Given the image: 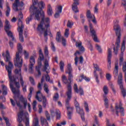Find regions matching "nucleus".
Instances as JSON below:
<instances>
[{
    "mask_svg": "<svg viewBox=\"0 0 126 126\" xmlns=\"http://www.w3.org/2000/svg\"><path fill=\"white\" fill-rule=\"evenodd\" d=\"M94 75L95 78L96 82H97L98 84H99L100 83V80H99V79L98 78V74H97V73H96V71H94Z\"/></svg>",
    "mask_w": 126,
    "mask_h": 126,
    "instance_id": "obj_41",
    "label": "nucleus"
},
{
    "mask_svg": "<svg viewBox=\"0 0 126 126\" xmlns=\"http://www.w3.org/2000/svg\"><path fill=\"white\" fill-rule=\"evenodd\" d=\"M72 26H73V22H72V21H68L67 23V27L68 28H72Z\"/></svg>",
    "mask_w": 126,
    "mask_h": 126,
    "instance_id": "obj_46",
    "label": "nucleus"
},
{
    "mask_svg": "<svg viewBox=\"0 0 126 126\" xmlns=\"http://www.w3.org/2000/svg\"><path fill=\"white\" fill-rule=\"evenodd\" d=\"M22 45L21 43L18 44V52L16 53V61L14 62L15 66L16 68L15 70L14 73L16 78L20 80V83L23 85V77L22 76L21 67L23 63V59L20 57V55L22 54Z\"/></svg>",
    "mask_w": 126,
    "mask_h": 126,
    "instance_id": "obj_3",
    "label": "nucleus"
},
{
    "mask_svg": "<svg viewBox=\"0 0 126 126\" xmlns=\"http://www.w3.org/2000/svg\"><path fill=\"white\" fill-rule=\"evenodd\" d=\"M62 40V44L64 47L66 46V39L63 37V36H62V34L61 33V32H58L56 34V41L58 42V43H61Z\"/></svg>",
    "mask_w": 126,
    "mask_h": 126,
    "instance_id": "obj_12",
    "label": "nucleus"
},
{
    "mask_svg": "<svg viewBox=\"0 0 126 126\" xmlns=\"http://www.w3.org/2000/svg\"><path fill=\"white\" fill-rule=\"evenodd\" d=\"M115 109L116 110V115L119 116V113H121V116H125V109L122 107V102H120L119 106H118V103L115 104Z\"/></svg>",
    "mask_w": 126,
    "mask_h": 126,
    "instance_id": "obj_13",
    "label": "nucleus"
},
{
    "mask_svg": "<svg viewBox=\"0 0 126 126\" xmlns=\"http://www.w3.org/2000/svg\"><path fill=\"white\" fill-rule=\"evenodd\" d=\"M84 61V59H83V57L82 56L80 57L79 63H81V64H82V63H83Z\"/></svg>",
    "mask_w": 126,
    "mask_h": 126,
    "instance_id": "obj_63",
    "label": "nucleus"
},
{
    "mask_svg": "<svg viewBox=\"0 0 126 126\" xmlns=\"http://www.w3.org/2000/svg\"><path fill=\"white\" fill-rule=\"evenodd\" d=\"M54 12H53V8H52V6H51V4H48L47 6V14L49 15V16H52L53 15V13Z\"/></svg>",
    "mask_w": 126,
    "mask_h": 126,
    "instance_id": "obj_26",
    "label": "nucleus"
},
{
    "mask_svg": "<svg viewBox=\"0 0 126 126\" xmlns=\"http://www.w3.org/2000/svg\"><path fill=\"white\" fill-rule=\"evenodd\" d=\"M32 125L33 126H40L39 125V119L37 118H34Z\"/></svg>",
    "mask_w": 126,
    "mask_h": 126,
    "instance_id": "obj_35",
    "label": "nucleus"
},
{
    "mask_svg": "<svg viewBox=\"0 0 126 126\" xmlns=\"http://www.w3.org/2000/svg\"><path fill=\"white\" fill-rule=\"evenodd\" d=\"M30 81L32 85H35V80L32 77H30Z\"/></svg>",
    "mask_w": 126,
    "mask_h": 126,
    "instance_id": "obj_56",
    "label": "nucleus"
},
{
    "mask_svg": "<svg viewBox=\"0 0 126 126\" xmlns=\"http://www.w3.org/2000/svg\"><path fill=\"white\" fill-rule=\"evenodd\" d=\"M60 70L62 72L64 71V63L63 62L61 61L60 63Z\"/></svg>",
    "mask_w": 126,
    "mask_h": 126,
    "instance_id": "obj_39",
    "label": "nucleus"
},
{
    "mask_svg": "<svg viewBox=\"0 0 126 126\" xmlns=\"http://www.w3.org/2000/svg\"><path fill=\"white\" fill-rule=\"evenodd\" d=\"M60 96L59 95V93H57L55 94L54 96H53V100L56 102L58 100H59Z\"/></svg>",
    "mask_w": 126,
    "mask_h": 126,
    "instance_id": "obj_47",
    "label": "nucleus"
},
{
    "mask_svg": "<svg viewBox=\"0 0 126 126\" xmlns=\"http://www.w3.org/2000/svg\"><path fill=\"white\" fill-rule=\"evenodd\" d=\"M37 88L39 91L36 92L35 98L37 101H39V102H42V98L43 107L46 108V107H47V98H46V96H43V94L41 93V91H42V84H41V83H38Z\"/></svg>",
    "mask_w": 126,
    "mask_h": 126,
    "instance_id": "obj_7",
    "label": "nucleus"
},
{
    "mask_svg": "<svg viewBox=\"0 0 126 126\" xmlns=\"http://www.w3.org/2000/svg\"><path fill=\"white\" fill-rule=\"evenodd\" d=\"M20 101L19 102L17 103V106L18 107H19V108H22V105L20 104V103H22L24 105V107L25 109H26V107L27 106V99L26 98H24L23 96H21L20 98H19Z\"/></svg>",
    "mask_w": 126,
    "mask_h": 126,
    "instance_id": "obj_16",
    "label": "nucleus"
},
{
    "mask_svg": "<svg viewBox=\"0 0 126 126\" xmlns=\"http://www.w3.org/2000/svg\"><path fill=\"white\" fill-rule=\"evenodd\" d=\"M34 64H35V58H34V57L32 56L30 59V65L29 66V71L30 73H33Z\"/></svg>",
    "mask_w": 126,
    "mask_h": 126,
    "instance_id": "obj_17",
    "label": "nucleus"
},
{
    "mask_svg": "<svg viewBox=\"0 0 126 126\" xmlns=\"http://www.w3.org/2000/svg\"><path fill=\"white\" fill-rule=\"evenodd\" d=\"M6 107L2 104V103H0V110H5Z\"/></svg>",
    "mask_w": 126,
    "mask_h": 126,
    "instance_id": "obj_60",
    "label": "nucleus"
},
{
    "mask_svg": "<svg viewBox=\"0 0 126 126\" xmlns=\"http://www.w3.org/2000/svg\"><path fill=\"white\" fill-rule=\"evenodd\" d=\"M107 59L108 63H109V64L107 65V67L108 69H111V63H112V49L111 48H108Z\"/></svg>",
    "mask_w": 126,
    "mask_h": 126,
    "instance_id": "obj_19",
    "label": "nucleus"
},
{
    "mask_svg": "<svg viewBox=\"0 0 126 126\" xmlns=\"http://www.w3.org/2000/svg\"><path fill=\"white\" fill-rule=\"evenodd\" d=\"M20 84H21V86H22V87H23V92H24V93L27 92V86L25 85L24 86V81H23V85H22V83H20Z\"/></svg>",
    "mask_w": 126,
    "mask_h": 126,
    "instance_id": "obj_48",
    "label": "nucleus"
},
{
    "mask_svg": "<svg viewBox=\"0 0 126 126\" xmlns=\"http://www.w3.org/2000/svg\"><path fill=\"white\" fill-rule=\"evenodd\" d=\"M45 80L50 83H54V81H53V80H51V78L49 74L45 75Z\"/></svg>",
    "mask_w": 126,
    "mask_h": 126,
    "instance_id": "obj_40",
    "label": "nucleus"
},
{
    "mask_svg": "<svg viewBox=\"0 0 126 126\" xmlns=\"http://www.w3.org/2000/svg\"><path fill=\"white\" fill-rule=\"evenodd\" d=\"M106 78L108 81H110L112 78V75L110 73H107L106 75Z\"/></svg>",
    "mask_w": 126,
    "mask_h": 126,
    "instance_id": "obj_57",
    "label": "nucleus"
},
{
    "mask_svg": "<svg viewBox=\"0 0 126 126\" xmlns=\"http://www.w3.org/2000/svg\"><path fill=\"white\" fill-rule=\"evenodd\" d=\"M74 105L76 108V112L80 115L81 119L82 121H85V118L84 117V111H83V109L80 108V106H79V103L76 101V99L75 100Z\"/></svg>",
    "mask_w": 126,
    "mask_h": 126,
    "instance_id": "obj_8",
    "label": "nucleus"
},
{
    "mask_svg": "<svg viewBox=\"0 0 126 126\" xmlns=\"http://www.w3.org/2000/svg\"><path fill=\"white\" fill-rule=\"evenodd\" d=\"M104 94L103 95V97L105 98L104 99V106H105V108L108 109L109 108V100L107 98L106 96L108 95V93H109V89H108V86H104L103 89Z\"/></svg>",
    "mask_w": 126,
    "mask_h": 126,
    "instance_id": "obj_11",
    "label": "nucleus"
},
{
    "mask_svg": "<svg viewBox=\"0 0 126 126\" xmlns=\"http://www.w3.org/2000/svg\"><path fill=\"white\" fill-rule=\"evenodd\" d=\"M6 10L5 12V14H6V16H7V17H8V16H9V14H10V7H9V6L7 4L6 5Z\"/></svg>",
    "mask_w": 126,
    "mask_h": 126,
    "instance_id": "obj_37",
    "label": "nucleus"
},
{
    "mask_svg": "<svg viewBox=\"0 0 126 126\" xmlns=\"http://www.w3.org/2000/svg\"><path fill=\"white\" fill-rule=\"evenodd\" d=\"M32 105L33 111H37V108H36V106H37V101L34 100Z\"/></svg>",
    "mask_w": 126,
    "mask_h": 126,
    "instance_id": "obj_45",
    "label": "nucleus"
},
{
    "mask_svg": "<svg viewBox=\"0 0 126 126\" xmlns=\"http://www.w3.org/2000/svg\"><path fill=\"white\" fill-rule=\"evenodd\" d=\"M38 64L39 66H36L35 70L38 72V75L40 76L41 73L40 71V68H41V65H42V62H41V60L38 62Z\"/></svg>",
    "mask_w": 126,
    "mask_h": 126,
    "instance_id": "obj_30",
    "label": "nucleus"
},
{
    "mask_svg": "<svg viewBox=\"0 0 126 126\" xmlns=\"http://www.w3.org/2000/svg\"><path fill=\"white\" fill-rule=\"evenodd\" d=\"M90 29L91 33L92 34V36L94 39V42H98L99 40H98V38L97 37V35H96V32H95L94 29H93L92 24H90Z\"/></svg>",
    "mask_w": 126,
    "mask_h": 126,
    "instance_id": "obj_18",
    "label": "nucleus"
},
{
    "mask_svg": "<svg viewBox=\"0 0 126 126\" xmlns=\"http://www.w3.org/2000/svg\"><path fill=\"white\" fill-rule=\"evenodd\" d=\"M94 71H95V73H97V71H99V74L101 79L104 78L105 74H104V71L99 66L98 64H94Z\"/></svg>",
    "mask_w": 126,
    "mask_h": 126,
    "instance_id": "obj_15",
    "label": "nucleus"
},
{
    "mask_svg": "<svg viewBox=\"0 0 126 126\" xmlns=\"http://www.w3.org/2000/svg\"><path fill=\"white\" fill-rule=\"evenodd\" d=\"M25 116H26V117H25L26 119V126H30V125H29V118H28V113L26 112L25 114Z\"/></svg>",
    "mask_w": 126,
    "mask_h": 126,
    "instance_id": "obj_36",
    "label": "nucleus"
},
{
    "mask_svg": "<svg viewBox=\"0 0 126 126\" xmlns=\"http://www.w3.org/2000/svg\"><path fill=\"white\" fill-rule=\"evenodd\" d=\"M56 114L57 115V119L60 120V119H61V112H60V110H57L56 111Z\"/></svg>",
    "mask_w": 126,
    "mask_h": 126,
    "instance_id": "obj_49",
    "label": "nucleus"
},
{
    "mask_svg": "<svg viewBox=\"0 0 126 126\" xmlns=\"http://www.w3.org/2000/svg\"><path fill=\"white\" fill-rule=\"evenodd\" d=\"M84 107L86 110V112L89 113V107L88 106V103L86 101L84 102Z\"/></svg>",
    "mask_w": 126,
    "mask_h": 126,
    "instance_id": "obj_43",
    "label": "nucleus"
},
{
    "mask_svg": "<svg viewBox=\"0 0 126 126\" xmlns=\"http://www.w3.org/2000/svg\"><path fill=\"white\" fill-rule=\"evenodd\" d=\"M74 90L75 92H76V93H79L81 96H82V95H84V92L83 91V89L81 87H80L78 89V88L77 87V85L76 84H74Z\"/></svg>",
    "mask_w": 126,
    "mask_h": 126,
    "instance_id": "obj_22",
    "label": "nucleus"
},
{
    "mask_svg": "<svg viewBox=\"0 0 126 126\" xmlns=\"http://www.w3.org/2000/svg\"><path fill=\"white\" fill-rule=\"evenodd\" d=\"M68 71H66V73H68V79L65 75H63L62 76V81L64 84H67V91L66 92V94L67 97L66 100L65 107L69 111L70 109L71 111H68L67 116L69 120H71V115H72V112L73 111V108H71L69 106V101L72 97V88L71 87V79L73 78V75H72V68L71 67V64L69 63L67 65Z\"/></svg>",
    "mask_w": 126,
    "mask_h": 126,
    "instance_id": "obj_2",
    "label": "nucleus"
},
{
    "mask_svg": "<svg viewBox=\"0 0 126 126\" xmlns=\"http://www.w3.org/2000/svg\"><path fill=\"white\" fill-rule=\"evenodd\" d=\"M38 3V0H32V5L31 6L30 9V11L31 12V15L30 17H28L26 22L27 24H29L30 21H32L33 19V16L35 15V19L36 20H40V15L41 17V21L40 24L38 25L37 28V31L40 33L39 36H41L42 33H44V38H47V36L49 35L50 37L53 38V34H52V32L50 30V18H45V12L42 11L43 8H45L46 4L41 1L38 3V5L39 7V10L37 9V7H35V5ZM42 11V13H41Z\"/></svg>",
    "mask_w": 126,
    "mask_h": 126,
    "instance_id": "obj_1",
    "label": "nucleus"
},
{
    "mask_svg": "<svg viewBox=\"0 0 126 126\" xmlns=\"http://www.w3.org/2000/svg\"><path fill=\"white\" fill-rule=\"evenodd\" d=\"M3 120H4L6 126H11L10 123H9V120H8V118L6 117H4Z\"/></svg>",
    "mask_w": 126,
    "mask_h": 126,
    "instance_id": "obj_51",
    "label": "nucleus"
},
{
    "mask_svg": "<svg viewBox=\"0 0 126 126\" xmlns=\"http://www.w3.org/2000/svg\"><path fill=\"white\" fill-rule=\"evenodd\" d=\"M23 5H24V3L23 1L20 2L19 0H15V2L13 4V9L15 11L22 10Z\"/></svg>",
    "mask_w": 126,
    "mask_h": 126,
    "instance_id": "obj_10",
    "label": "nucleus"
},
{
    "mask_svg": "<svg viewBox=\"0 0 126 126\" xmlns=\"http://www.w3.org/2000/svg\"><path fill=\"white\" fill-rule=\"evenodd\" d=\"M10 87L13 94H18V93L19 92V89L14 88L13 84L11 83H10Z\"/></svg>",
    "mask_w": 126,
    "mask_h": 126,
    "instance_id": "obj_25",
    "label": "nucleus"
},
{
    "mask_svg": "<svg viewBox=\"0 0 126 126\" xmlns=\"http://www.w3.org/2000/svg\"><path fill=\"white\" fill-rule=\"evenodd\" d=\"M56 12L59 13H61L63 11V6L59 5L57 7V8L55 9Z\"/></svg>",
    "mask_w": 126,
    "mask_h": 126,
    "instance_id": "obj_38",
    "label": "nucleus"
},
{
    "mask_svg": "<svg viewBox=\"0 0 126 126\" xmlns=\"http://www.w3.org/2000/svg\"><path fill=\"white\" fill-rule=\"evenodd\" d=\"M114 76H118L119 74V63H115V69L113 72Z\"/></svg>",
    "mask_w": 126,
    "mask_h": 126,
    "instance_id": "obj_28",
    "label": "nucleus"
},
{
    "mask_svg": "<svg viewBox=\"0 0 126 126\" xmlns=\"http://www.w3.org/2000/svg\"><path fill=\"white\" fill-rule=\"evenodd\" d=\"M61 13H58L57 12H56V13L54 15L55 18H59L60 16H61Z\"/></svg>",
    "mask_w": 126,
    "mask_h": 126,
    "instance_id": "obj_62",
    "label": "nucleus"
},
{
    "mask_svg": "<svg viewBox=\"0 0 126 126\" xmlns=\"http://www.w3.org/2000/svg\"><path fill=\"white\" fill-rule=\"evenodd\" d=\"M75 35V32H72L71 34V39L72 41L75 42V39H74V35Z\"/></svg>",
    "mask_w": 126,
    "mask_h": 126,
    "instance_id": "obj_58",
    "label": "nucleus"
},
{
    "mask_svg": "<svg viewBox=\"0 0 126 126\" xmlns=\"http://www.w3.org/2000/svg\"><path fill=\"white\" fill-rule=\"evenodd\" d=\"M80 54V52L78 51H77L76 53L74 54L75 58L74 61H75V65L77 66V64H78V57H77V55H79Z\"/></svg>",
    "mask_w": 126,
    "mask_h": 126,
    "instance_id": "obj_32",
    "label": "nucleus"
},
{
    "mask_svg": "<svg viewBox=\"0 0 126 126\" xmlns=\"http://www.w3.org/2000/svg\"><path fill=\"white\" fill-rule=\"evenodd\" d=\"M118 84L120 86V88H123L124 85L123 84V74L120 73L118 76Z\"/></svg>",
    "mask_w": 126,
    "mask_h": 126,
    "instance_id": "obj_24",
    "label": "nucleus"
},
{
    "mask_svg": "<svg viewBox=\"0 0 126 126\" xmlns=\"http://www.w3.org/2000/svg\"><path fill=\"white\" fill-rule=\"evenodd\" d=\"M126 50V41L124 40L123 41L122 47H121V54H124V52Z\"/></svg>",
    "mask_w": 126,
    "mask_h": 126,
    "instance_id": "obj_34",
    "label": "nucleus"
},
{
    "mask_svg": "<svg viewBox=\"0 0 126 126\" xmlns=\"http://www.w3.org/2000/svg\"><path fill=\"white\" fill-rule=\"evenodd\" d=\"M45 116H46V118L47 119V121H49V122H50L51 116H50V114H49V112H48V111H45Z\"/></svg>",
    "mask_w": 126,
    "mask_h": 126,
    "instance_id": "obj_52",
    "label": "nucleus"
},
{
    "mask_svg": "<svg viewBox=\"0 0 126 126\" xmlns=\"http://www.w3.org/2000/svg\"><path fill=\"white\" fill-rule=\"evenodd\" d=\"M76 46L78 48H80V47L82 46V42L80 41L79 42H76Z\"/></svg>",
    "mask_w": 126,
    "mask_h": 126,
    "instance_id": "obj_61",
    "label": "nucleus"
},
{
    "mask_svg": "<svg viewBox=\"0 0 126 126\" xmlns=\"http://www.w3.org/2000/svg\"><path fill=\"white\" fill-rule=\"evenodd\" d=\"M44 54L46 58H49V50H48V47L45 46L44 49Z\"/></svg>",
    "mask_w": 126,
    "mask_h": 126,
    "instance_id": "obj_44",
    "label": "nucleus"
},
{
    "mask_svg": "<svg viewBox=\"0 0 126 126\" xmlns=\"http://www.w3.org/2000/svg\"><path fill=\"white\" fill-rule=\"evenodd\" d=\"M2 95L0 96V100L2 101V102H5L6 101V98H5V96L7 95V91H8V89H7V87L5 86L4 85H2Z\"/></svg>",
    "mask_w": 126,
    "mask_h": 126,
    "instance_id": "obj_14",
    "label": "nucleus"
},
{
    "mask_svg": "<svg viewBox=\"0 0 126 126\" xmlns=\"http://www.w3.org/2000/svg\"><path fill=\"white\" fill-rule=\"evenodd\" d=\"M24 116V112L23 110L21 111L18 114V119L17 121L19 123L18 126H23V125L21 124L22 122V118Z\"/></svg>",
    "mask_w": 126,
    "mask_h": 126,
    "instance_id": "obj_23",
    "label": "nucleus"
},
{
    "mask_svg": "<svg viewBox=\"0 0 126 126\" xmlns=\"http://www.w3.org/2000/svg\"><path fill=\"white\" fill-rule=\"evenodd\" d=\"M22 19H23V14L22 12H20L19 14V20H18V32H19L20 41L21 42H24V38L23 37L24 25H23Z\"/></svg>",
    "mask_w": 126,
    "mask_h": 126,
    "instance_id": "obj_6",
    "label": "nucleus"
},
{
    "mask_svg": "<svg viewBox=\"0 0 126 126\" xmlns=\"http://www.w3.org/2000/svg\"><path fill=\"white\" fill-rule=\"evenodd\" d=\"M95 48H96V49L99 52V53H102V48H101V46L98 44L95 45Z\"/></svg>",
    "mask_w": 126,
    "mask_h": 126,
    "instance_id": "obj_54",
    "label": "nucleus"
},
{
    "mask_svg": "<svg viewBox=\"0 0 126 126\" xmlns=\"http://www.w3.org/2000/svg\"><path fill=\"white\" fill-rule=\"evenodd\" d=\"M44 90L46 94H49V92H50V90H49V86H48V85L47 84H44Z\"/></svg>",
    "mask_w": 126,
    "mask_h": 126,
    "instance_id": "obj_42",
    "label": "nucleus"
},
{
    "mask_svg": "<svg viewBox=\"0 0 126 126\" xmlns=\"http://www.w3.org/2000/svg\"><path fill=\"white\" fill-rule=\"evenodd\" d=\"M44 70L43 71H46V73H49L50 72L47 71V69H48V67H49V60H45L44 62Z\"/></svg>",
    "mask_w": 126,
    "mask_h": 126,
    "instance_id": "obj_27",
    "label": "nucleus"
},
{
    "mask_svg": "<svg viewBox=\"0 0 126 126\" xmlns=\"http://www.w3.org/2000/svg\"><path fill=\"white\" fill-rule=\"evenodd\" d=\"M2 56L3 57L5 61L7 63H9L8 65H5V68L6 70L8 72V76L10 80V83H11V84H12V83H14L15 86H16V88L19 89V88H20V84H19V82H16V79H17V78H16L15 76H11L12 68L13 67V63L10 62L9 51H8V50H6L5 56H4V53H2Z\"/></svg>",
    "mask_w": 126,
    "mask_h": 126,
    "instance_id": "obj_4",
    "label": "nucleus"
},
{
    "mask_svg": "<svg viewBox=\"0 0 126 126\" xmlns=\"http://www.w3.org/2000/svg\"><path fill=\"white\" fill-rule=\"evenodd\" d=\"M86 16L87 18H89V19H92V18H94L92 20V22L94 24H96L97 23L95 16L94 14H91V11H90V10H88L87 11Z\"/></svg>",
    "mask_w": 126,
    "mask_h": 126,
    "instance_id": "obj_21",
    "label": "nucleus"
},
{
    "mask_svg": "<svg viewBox=\"0 0 126 126\" xmlns=\"http://www.w3.org/2000/svg\"><path fill=\"white\" fill-rule=\"evenodd\" d=\"M74 2L73 3L72 6V9L75 13H77V12H79V11L78 10V7H77V5H79V0H73Z\"/></svg>",
    "mask_w": 126,
    "mask_h": 126,
    "instance_id": "obj_20",
    "label": "nucleus"
},
{
    "mask_svg": "<svg viewBox=\"0 0 126 126\" xmlns=\"http://www.w3.org/2000/svg\"><path fill=\"white\" fill-rule=\"evenodd\" d=\"M69 35V29H66L65 30L64 36L66 38H68Z\"/></svg>",
    "mask_w": 126,
    "mask_h": 126,
    "instance_id": "obj_50",
    "label": "nucleus"
},
{
    "mask_svg": "<svg viewBox=\"0 0 126 126\" xmlns=\"http://www.w3.org/2000/svg\"><path fill=\"white\" fill-rule=\"evenodd\" d=\"M106 125L107 126H115V124H113L112 125H111L110 124V121L108 119H106Z\"/></svg>",
    "mask_w": 126,
    "mask_h": 126,
    "instance_id": "obj_64",
    "label": "nucleus"
},
{
    "mask_svg": "<svg viewBox=\"0 0 126 126\" xmlns=\"http://www.w3.org/2000/svg\"><path fill=\"white\" fill-rule=\"evenodd\" d=\"M119 21H116V22L114 23V29L115 31L116 36L117 38L116 39V42L115 43V46L113 48V52L117 56L118 53L119 52V48H120V44H121V37H122V34H121V27L119 25Z\"/></svg>",
    "mask_w": 126,
    "mask_h": 126,
    "instance_id": "obj_5",
    "label": "nucleus"
},
{
    "mask_svg": "<svg viewBox=\"0 0 126 126\" xmlns=\"http://www.w3.org/2000/svg\"><path fill=\"white\" fill-rule=\"evenodd\" d=\"M79 77H81L82 79H80L79 80V82H81L83 80V79H85V80H86L87 82H89V81H90V78L86 77V76H84V75L83 74L81 75Z\"/></svg>",
    "mask_w": 126,
    "mask_h": 126,
    "instance_id": "obj_31",
    "label": "nucleus"
},
{
    "mask_svg": "<svg viewBox=\"0 0 126 126\" xmlns=\"http://www.w3.org/2000/svg\"><path fill=\"white\" fill-rule=\"evenodd\" d=\"M33 91H34V88L33 87H31L30 88V94L28 96L29 100L31 101V97H32V94H33Z\"/></svg>",
    "mask_w": 126,
    "mask_h": 126,
    "instance_id": "obj_33",
    "label": "nucleus"
},
{
    "mask_svg": "<svg viewBox=\"0 0 126 126\" xmlns=\"http://www.w3.org/2000/svg\"><path fill=\"white\" fill-rule=\"evenodd\" d=\"M41 126H49V123L47 121V119L44 118L43 117L40 118Z\"/></svg>",
    "mask_w": 126,
    "mask_h": 126,
    "instance_id": "obj_29",
    "label": "nucleus"
},
{
    "mask_svg": "<svg viewBox=\"0 0 126 126\" xmlns=\"http://www.w3.org/2000/svg\"><path fill=\"white\" fill-rule=\"evenodd\" d=\"M51 48L53 52H56V47H55V44L53 42H51Z\"/></svg>",
    "mask_w": 126,
    "mask_h": 126,
    "instance_id": "obj_59",
    "label": "nucleus"
},
{
    "mask_svg": "<svg viewBox=\"0 0 126 126\" xmlns=\"http://www.w3.org/2000/svg\"><path fill=\"white\" fill-rule=\"evenodd\" d=\"M120 64H122L123 63V62H124V54H120Z\"/></svg>",
    "mask_w": 126,
    "mask_h": 126,
    "instance_id": "obj_55",
    "label": "nucleus"
},
{
    "mask_svg": "<svg viewBox=\"0 0 126 126\" xmlns=\"http://www.w3.org/2000/svg\"><path fill=\"white\" fill-rule=\"evenodd\" d=\"M11 26L10 24H9V21H8L7 20H6L5 22V31L6 32L8 37H10L12 38V40L14 41L15 40V38H14V37H13V34H12V32L10 31H9V29H10Z\"/></svg>",
    "mask_w": 126,
    "mask_h": 126,
    "instance_id": "obj_9",
    "label": "nucleus"
},
{
    "mask_svg": "<svg viewBox=\"0 0 126 126\" xmlns=\"http://www.w3.org/2000/svg\"><path fill=\"white\" fill-rule=\"evenodd\" d=\"M120 89L121 90V92L123 94V96L125 98V97H126V89H124V87L122 89L120 88Z\"/></svg>",
    "mask_w": 126,
    "mask_h": 126,
    "instance_id": "obj_53",
    "label": "nucleus"
}]
</instances>
